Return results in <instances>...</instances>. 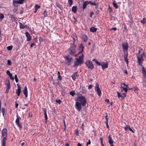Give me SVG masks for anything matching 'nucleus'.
<instances>
[{
    "instance_id": "nucleus-1",
    "label": "nucleus",
    "mask_w": 146,
    "mask_h": 146,
    "mask_svg": "<svg viewBox=\"0 0 146 146\" xmlns=\"http://www.w3.org/2000/svg\"><path fill=\"white\" fill-rule=\"evenodd\" d=\"M87 103V101L85 97L80 95L77 97L76 100L75 108L78 111H80L82 108V106H84Z\"/></svg>"
},
{
    "instance_id": "nucleus-2",
    "label": "nucleus",
    "mask_w": 146,
    "mask_h": 146,
    "mask_svg": "<svg viewBox=\"0 0 146 146\" xmlns=\"http://www.w3.org/2000/svg\"><path fill=\"white\" fill-rule=\"evenodd\" d=\"M83 59L84 55L82 54V56L76 58V60L74 61L73 66L74 67H75L76 66H78L82 64L84 62Z\"/></svg>"
},
{
    "instance_id": "nucleus-3",
    "label": "nucleus",
    "mask_w": 146,
    "mask_h": 146,
    "mask_svg": "<svg viewBox=\"0 0 146 146\" xmlns=\"http://www.w3.org/2000/svg\"><path fill=\"white\" fill-rule=\"evenodd\" d=\"M2 137H3L2 141V146H6V140L7 139V133L6 128L3 129L2 131Z\"/></svg>"
},
{
    "instance_id": "nucleus-4",
    "label": "nucleus",
    "mask_w": 146,
    "mask_h": 146,
    "mask_svg": "<svg viewBox=\"0 0 146 146\" xmlns=\"http://www.w3.org/2000/svg\"><path fill=\"white\" fill-rule=\"evenodd\" d=\"M145 56V53L144 52L142 53V54H138L137 56L138 63L140 65H142V62L144 60L143 56Z\"/></svg>"
},
{
    "instance_id": "nucleus-5",
    "label": "nucleus",
    "mask_w": 146,
    "mask_h": 146,
    "mask_svg": "<svg viewBox=\"0 0 146 146\" xmlns=\"http://www.w3.org/2000/svg\"><path fill=\"white\" fill-rule=\"evenodd\" d=\"M123 51L125 52H128L129 44L127 42H123L121 44Z\"/></svg>"
},
{
    "instance_id": "nucleus-6",
    "label": "nucleus",
    "mask_w": 146,
    "mask_h": 146,
    "mask_svg": "<svg viewBox=\"0 0 146 146\" xmlns=\"http://www.w3.org/2000/svg\"><path fill=\"white\" fill-rule=\"evenodd\" d=\"M76 46L75 45L73 46H71L69 48L68 51L69 53L71 55H73L76 52L75 49Z\"/></svg>"
},
{
    "instance_id": "nucleus-7",
    "label": "nucleus",
    "mask_w": 146,
    "mask_h": 146,
    "mask_svg": "<svg viewBox=\"0 0 146 146\" xmlns=\"http://www.w3.org/2000/svg\"><path fill=\"white\" fill-rule=\"evenodd\" d=\"M65 59V61L66 63L69 65L72 64L73 62V59L71 57H69L68 56H66L64 57Z\"/></svg>"
},
{
    "instance_id": "nucleus-8",
    "label": "nucleus",
    "mask_w": 146,
    "mask_h": 146,
    "mask_svg": "<svg viewBox=\"0 0 146 146\" xmlns=\"http://www.w3.org/2000/svg\"><path fill=\"white\" fill-rule=\"evenodd\" d=\"M86 64L88 67L91 70H92L93 68L94 65L91 61L88 60L86 61Z\"/></svg>"
},
{
    "instance_id": "nucleus-9",
    "label": "nucleus",
    "mask_w": 146,
    "mask_h": 146,
    "mask_svg": "<svg viewBox=\"0 0 146 146\" xmlns=\"http://www.w3.org/2000/svg\"><path fill=\"white\" fill-rule=\"evenodd\" d=\"M95 90L97 92V93L99 96H100L102 95L101 90L99 87L98 84H96L95 87Z\"/></svg>"
},
{
    "instance_id": "nucleus-10",
    "label": "nucleus",
    "mask_w": 146,
    "mask_h": 146,
    "mask_svg": "<svg viewBox=\"0 0 146 146\" xmlns=\"http://www.w3.org/2000/svg\"><path fill=\"white\" fill-rule=\"evenodd\" d=\"M5 84L7 88L5 91V92L7 93L9 91V90L10 88V83L9 80H7L6 81V83Z\"/></svg>"
},
{
    "instance_id": "nucleus-11",
    "label": "nucleus",
    "mask_w": 146,
    "mask_h": 146,
    "mask_svg": "<svg viewBox=\"0 0 146 146\" xmlns=\"http://www.w3.org/2000/svg\"><path fill=\"white\" fill-rule=\"evenodd\" d=\"M21 119V118L19 116L17 117L15 121L16 124L20 128L21 127V126L19 123Z\"/></svg>"
},
{
    "instance_id": "nucleus-12",
    "label": "nucleus",
    "mask_w": 146,
    "mask_h": 146,
    "mask_svg": "<svg viewBox=\"0 0 146 146\" xmlns=\"http://www.w3.org/2000/svg\"><path fill=\"white\" fill-rule=\"evenodd\" d=\"M128 56V52H126L124 56V59L127 64H128V60L127 57Z\"/></svg>"
},
{
    "instance_id": "nucleus-13",
    "label": "nucleus",
    "mask_w": 146,
    "mask_h": 146,
    "mask_svg": "<svg viewBox=\"0 0 146 146\" xmlns=\"http://www.w3.org/2000/svg\"><path fill=\"white\" fill-rule=\"evenodd\" d=\"M125 130L127 131L129 130L133 133H135V130L133 129H132L129 126L125 127Z\"/></svg>"
},
{
    "instance_id": "nucleus-14",
    "label": "nucleus",
    "mask_w": 146,
    "mask_h": 146,
    "mask_svg": "<svg viewBox=\"0 0 146 146\" xmlns=\"http://www.w3.org/2000/svg\"><path fill=\"white\" fill-rule=\"evenodd\" d=\"M102 67L103 70L107 68L108 67V64L107 62L104 63V62H102Z\"/></svg>"
},
{
    "instance_id": "nucleus-15",
    "label": "nucleus",
    "mask_w": 146,
    "mask_h": 146,
    "mask_svg": "<svg viewBox=\"0 0 146 146\" xmlns=\"http://www.w3.org/2000/svg\"><path fill=\"white\" fill-rule=\"evenodd\" d=\"M23 94L25 95V97H27L28 96V93L27 88L26 86H25V87L23 91Z\"/></svg>"
},
{
    "instance_id": "nucleus-16",
    "label": "nucleus",
    "mask_w": 146,
    "mask_h": 146,
    "mask_svg": "<svg viewBox=\"0 0 146 146\" xmlns=\"http://www.w3.org/2000/svg\"><path fill=\"white\" fill-rule=\"evenodd\" d=\"M77 74L78 72H74L73 74L72 75V78L73 80L75 81L76 80V79L77 77Z\"/></svg>"
},
{
    "instance_id": "nucleus-17",
    "label": "nucleus",
    "mask_w": 146,
    "mask_h": 146,
    "mask_svg": "<svg viewBox=\"0 0 146 146\" xmlns=\"http://www.w3.org/2000/svg\"><path fill=\"white\" fill-rule=\"evenodd\" d=\"M26 36L27 38V41H30L31 39L30 35L28 32H26L25 33Z\"/></svg>"
},
{
    "instance_id": "nucleus-18",
    "label": "nucleus",
    "mask_w": 146,
    "mask_h": 146,
    "mask_svg": "<svg viewBox=\"0 0 146 146\" xmlns=\"http://www.w3.org/2000/svg\"><path fill=\"white\" fill-rule=\"evenodd\" d=\"M108 137L109 138V141L108 142L110 145H111V144H113L114 141L112 139V138L111 137L110 135H109L108 136Z\"/></svg>"
},
{
    "instance_id": "nucleus-19",
    "label": "nucleus",
    "mask_w": 146,
    "mask_h": 146,
    "mask_svg": "<svg viewBox=\"0 0 146 146\" xmlns=\"http://www.w3.org/2000/svg\"><path fill=\"white\" fill-rule=\"evenodd\" d=\"M13 4L15 7H17L18 6V4H19L18 0H13Z\"/></svg>"
},
{
    "instance_id": "nucleus-20",
    "label": "nucleus",
    "mask_w": 146,
    "mask_h": 146,
    "mask_svg": "<svg viewBox=\"0 0 146 146\" xmlns=\"http://www.w3.org/2000/svg\"><path fill=\"white\" fill-rule=\"evenodd\" d=\"M89 1H85L84 2L83 4V9L84 10L86 7L89 4Z\"/></svg>"
},
{
    "instance_id": "nucleus-21",
    "label": "nucleus",
    "mask_w": 146,
    "mask_h": 146,
    "mask_svg": "<svg viewBox=\"0 0 146 146\" xmlns=\"http://www.w3.org/2000/svg\"><path fill=\"white\" fill-rule=\"evenodd\" d=\"M97 30V28H95L94 27H92L90 28V31L94 33Z\"/></svg>"
},
{
    "instance_id": "nucleus-22",
    "label": "nucleus",
    "mask_w": 146,
    "mask_h": 146,
    "mask_svg": "<svg viewBox=\"0 0 146 146\" xmlns=\"http://www.w3.org/2000/svg\"><path fill=\"white\" fill-rule=\"evenodd\" d=\"M77 10V6H73L72 8V11L74 13H75Z\"/></svg>"
},
{
    "instance_id": "nucleus-23",
    "label": "nucleus",
    "mask_w": 146,
    "mask_h": 146,
    "mask_svg": "<svg viewBox=\"0 0 146 146\" xmlns=\"http://www.w3.org/2000/svg\"><path fill=\"white\" fill-rule=\"evenodd\" d=\"M142 70L143 76H144L145 78H146V71L143 67L142 68Z\"/></svg>"
},
{
    "instance_id": "nucleus-24",
    "label": "nucleus",
    "mask_w": 146,
    "mask_h": 146,
    "mask_svg": "<svg viewBox=\"0 0 146 146\" xmlns=\"http://www.w3.org/2000/svg\"><path fill=\"white\" fill-rule=\"evenodd\" d=\"M43 111L44 113V116L45 120L46 121H47V120L48 119V118L46 113V110L45 109H44Z\"/></svg>"
},
{
    "instance_id": "nucleus-25",
    "label": "nucleus",
    "mask_w": 146,
    "mask_h": 146,
    "mask_svg": "<svg viewBox=\"0 0 146 146\" xmlns=\"http://www.w3.org/2000/svg\"><path fill=\"white\" fill-rule=\"evenodd\" d=\"M1 112L2 113L4 117V118L5 117V113L6 112V110L5 109L3 108H2L1 110Z\"/></svg>"
},
{
    "instance_id": "nucleus-26",
    "label": "nucleus",
    "mask_w": 146,
    "mask_h": 146,
    "mask_svg": "<svg viewBox=\"0 0 146 146\" xmlns=\"http://www.w3.org/2000/svg\"><path fill=\"white\" fill-rule=\"evenodd\" d=\"M20 28L21 29H24L27 27V25H23L21 23H19Z\"/></svg>"
},
{
    "instance_id": "nucleus-27",
    "label": "nucleus",
    "mask_w": 146,
    "mask_h": 146,
    "mask_svg": "<svg viewBox=\"0 0 146 146\" xmlns=\"http://www.w3.org/2000/svg\"><path fill=\"white\" fill-rule=\"evenodd\" d=\"M16 93L17 94V96H19L20 95V93L21 92V88H18L16 90Z\"/></svg>"
},
{
    "instance_id": "nucleus-28",
    "label": "nucleus",
    "mask_w": 146,
    "mask_h": 146,
    "mask_svg": "<svg viewBox=\"0 0 146 146\" xmlns=\"http://www.w3.org/2000/svg\"><path fill=\"white\" fill-rule=\"evenodd\" d=\"M89 3H90V5H95V6H98V4L96 3H95V1H93L92 2L91 1H89Z\"/></svg>"
},
{
    "instance_id": "nucleus-29",
    "label": "nucleus",
    "mask_w": 146,
    "mask_h": 146,
    "mask_svg": "<svg viewBox=\"0 0 146 146\" xmlns=\"http://www.w3.org/2000/svg\"><path fill=\"white\" fill-rule=\"evenodd\" d=\"M79 47L80 48H82L81 51L79 52V53H82L84 50V47L83 46V45L82 44H80Z\"/></svg>"
},
{
    "instance_id": "nucleus-30",
    "label": "nucleus",
    "mask_w": 146,
    "mask_h": 146,
    "mask_svg": "<svg viewBox=\"0 0 146 146\" xmlns=\"http://www.w3.org/2000/svg\"><path fill=\"white\" fill-rule=\"evenodd\" d=\"M140 22L143 24L146 23V18H143L142 20L140 21Z\"/></svg>"
},
{
    "instance_id": "nucleus-31",
    "label": "nucleus",
    "mask_w": 146,
    "mask_h": 146,
    "mask_svg": "<svg viewBox=\"0 0 146 146\" xmlns=\"http://www.w3.org/2000/svg\"><path fill=\"white\" fill-rule=\"evenodd\" d=\"M82 38L84 41L85 42H86L87 41L88 39L87 36L85 35H84L82 36Z\"/></svg>"
},
{
    "instance_id": "nucleus-32",
    "label": "nucleus",
    "mask_w": 146,
    "mask_h": 146,
    "mask_svg": "<svg viewBox=\"0 0 146 146\" xmlns=\"http://www.w3.org/2000/svg\"><path fill=\"white\" fill-rule=\"evenodd\" d=\"M40 6L38 5V4H36L35 7V10H37L39 8H40Z\"/></svg>"
},
{
    "instance_id": "nucleus-33",
    "label": "nucleus",
    "mask_w": 146,
    "mask_h": 146,
    "mask_svg": "<svg viewBox=\"0 0 146 146\" xmlns=\"http://www.w3.org/2000/svg\"><path fill=\"white\" fill-rule=\"evenodd\" d=\"M68 3L69 5H70V6H71L73 4V0H68Z\"/></svg>"
},
{
    "instance_id": "nucleus-34",
    "label": "nucleus",
    "mask_w": 146,
    "mask_h": 146,
    "mask_svg": "<svg viewBox=\"0 0 146 146\" xmlns=\"http://www.w3.org/2000/svg\"><path fill=\"white\" fill-rule=\"evenodd\" d=\"M75 94V91L74 90H72L70 93V94L72 96H73Z\"/></svg>"
},
{
    "instance_id": "nucleus-35",
    "label": "nucleus",
    "mask_w": 146,
    "mask_h": 146,
    "mask_svg": "<svg viewBox=\"0 0 146 146\" xmlns=\"http://www.w3.org/2000/svg\"><path fill=\"white\" fill-rule=\"evenodd\" d=\"M48 13L47 11L46 10H45L43 13L44 16V17H46L48 15Z\"/></svg>"
},
{
    "instance_id": "nucleus-36",
    "label": "nucleus",
    "mask_w": 146,
    "mask_h": 146,
    "mask_svg": "<svg viewBox=\"0 0 146 146\" xmlns=\"http://www.w3.org/2000/svg\"><path fill=\"white\" fill-rule=\"evenodd\" d=\"M113 7H115L116 9H117L118 8V6L117 4L115 3L114 2H113Z\"/></svg>"
},
{
    "instance_id": "nucleus-37",
    "label": "nucleus",
    "mask_w": 146,
    "mask_h": 146,
    "mask_svg": "<svg viewBox=\"0 0 146 146\" xmlns=\"http://www.w3.org/2000/svg\"><path fill=\"white\" fill-rule=\"evenodd\" d=\"M13 48V46H9L7 47V49L9 50H12Z\"/></svg>"
},
{
    "instance_id": "nucleus-38",
    "label": "nucleus",
    "mask_w": 146,
    "mask_h": 146,
    "mask_svg": "<svg viewBox=\"0 0 146 146\" xmlns=\"http://www.w3.org/2000/svg\"><path fill=\"white\" fill-rule=\"evenodd\" d=\"M25 0H18L19 3V4H23L24 3V1Z\"/></svg>"
},
{
    "instance_id": "nucleus-39",
    "label": "nucleus",
    "mask_w": 146,
    "mask_h": 146,
    "mask_svg": "<svg viewBox=\"0 0 146 146\" xmlns=\"http://www.w3.org/2000/svg\"><path fill=\"white\" fill-rule=\"evenodd\" d=\"M10 79L12 80H14V77L12 76V74H11V75H9Z\"/></svg>"
},
{
    "instance_id": "nucleus-40",
    "label": "nucleus",
    "mask_w": 146,
    "mask_h": 146,
    "mask_svg": "<svg viewBox=\"0 0 146 146\" xmlns=\"http://www.w3.org/2000/svg\"><path fill=\"white\" fill-rule=\"evenodd\" d=\"M7 62V65L9 66L11 65V60H8Z\"/></svg>"
},
{
    "instance_id": "nucleus-41",
    "label": "nucleus",
    "mask_w": 146,
    "mask_h": 146,
    "mask_svg": "<svg viewBox=\"0 0 146 146\" xmlns=\"http://www.w3.org/2000/svg\"><path fill=\"white\" fill-rule=\"evenodd\" d=\"M4 17V16L3 14L1 13V20Z\"/></svg>"
},
{
    "instance_id": "nucleus-42",
    "label": "nucleus",
    "mask_w": 146,
    "mask_h": 146,
    "mask_svg": "<svg viewBox=\"0 0 146 146\" xmlns=\"http://www.w3.org/2000/svg\"><path fill=\"white\" fill-rule=\"evenodd\" d=\"M75 133H76V135L77 136L79 135V133L78 131L77 130H76V132H75Z\"/></svg>"
},
{
    "instance_id": "nucleus-43",
    "label": "nucleus",
    "mask_w": 146,
    "mask_h": 146,
    "mask_svg": "<svg viewBox=\"0 0 146 146\" xmlns=\"http://www.w3.org/2000/svg\"><path fill=\"white\" fill-rule=\"evenodd\" d=\"M6 73L7 75H8V76L11 75V73H10V71L9 70H7V71Z\"/></svg>"
},
{
    "instance_id": "nucleus-44",
    "label": "nucleus",
    "mask_w": 146,
    "mask_h": 146,
    "mask_svg": "<svg viewBox=\"0 0 146 146\" xmlns=\"http://www.w3.org/2000/svg\"><path fill=\"white\" fill-rule=\"evenodd\" d=\"M121 89V90H125V89L126 88H124V87H123L122 86H121L120 87Z\"/></svg>"
},
{
    "instance_id": "nucleus-45",
    "label": "nucleus",
    "mask_w": 146,
    "mask_h": 146,
    "mask_svg": "<svg viewBox=\"0 0 146 146\" xmlns=\"http://www.w3.org/2000/svg\"><path fill=\"white\" fill-rule=\"evenodd\" d=\"M56 102L58 103L59 104H60L61 102L62 101H61L60 100H56Z\"/></svg>"
},
{
    "instance_id": "nucleus-46",
    "label": "nucleus",
    "mask_w": 146,
    "mask_h": 146,
    "mask_svg": "<svg viewBox=\"0 0 146 146\" xmlns=\"http://www.w3.org/2000/svg\"><path fill=\"white\" fill-rule=\"evenodd\" d=\"M96 64H97L98 65L101 66H102V63L99 62L98 61V62H97V63Z\"/></svg>"
},
{
    "instance_id": "nucleus-47",
    "label": "nucleus",
    "mask_w": 146,
    "mask_h": 146,
    "mask_svg": "<svg viewBox=\"0 0 146 146\" xmlns=\"http://www.w3.org/2000/svg\"><path fill=\"white\" fill-rule=\"evenodd\" d=\"M117 93L118 94V98H119L120 97H122L120 93H119V92H117Z\"/></svg>"
},
{
    "instance_id": "nucleus-48",
    "label": "nucleus",
    "mask_w": 146,
    "mask_h": 146,
    "mask_svg": "<svg viewBox=\"0 0 146 146\" xmlns=\"http://www.w3.org/2000/svg\"><path fill=\"white\" fill-rule=\"evenodd\" d=\"M17 10V8H14L13 9V11L14 13H15Z\"/></svg>"
},
{
    "instance_id": "nucleus-49",
    "label": "nucleus",
    "mask_w": 146,
    "mask_h": 146,
    "mask_svg": "<svg viewBox=\"0 0 146 146\" xmlns=\"http://www.w3.org/2000/svg\"><path fill=\"white\" fill-rule=\"evenodd\" d=\"M58 79L60 80H62V78L61 76H60V75H59V76H58Z\"/></svg>"
},
{
    "instance_id": "nucleus-50",
    "label": "nucleus",
    "mask_w": 146,
    "mask_h": 146,
    "mask_svg": "<svg viewBox=\"0 0 146 146\" xmlns=\"http://www.w3.org/2000/svg\"><path fill=\"white\" fill-rule=\"evenodd\" d=\"M130 20L128 21L130 23H132L133 22V21L132 19L130 18Z\"/></svg>"
},
{
    "instance_id": "nucleus-51",
    "label": "nucleus",
    "mask_w": 146,
    "mask_h": 146,
    "mask_svg": "<svg viewBox=\"0 0 146 146\" xmlns=\"http://www.w3.org/2000/svg\"><path fill=\"white\" fill-rule=\"evenodd\" d=\"M92 87V85H90L88 87V88L89 89H91Z\"/></svg>"
},
{
    "instance_id": "nucleus-52",
    "label": "nucleus",
    "mask_w": 146,
    "mask_h": 146,
    "mask_svg": "<svg viewBox=\"0 0 146 146\" xmlns=\"http://www.w3.org/2000/svg\"><path fill=\"white\" fill-rule=\"evenodd\" d=\"M100 141L101 143H103V140L102 137L100 138Z\"/></svg>"
},
{
    "instance_id": "nucleus-53",
    "label": "nucleus",
    "mask_w": 146,
    "mask_h": 146,
    "mask_svg": "<svg viewBox=\"0 0 146 146\" xmlns=\"http://www.w3.org/2000/svg\"><path fill=\"white\" fill-rule=\"evenodd\" d=\"M91 143L90 141V140H89V141L87 142V145H88L90 144Z\"/></svg>"
},
{
    "instance_id": "nucleus-54",
    "label": "nucleus",
    "mask_w": 146,
    "mask_h": 146,
    "mask_svg": "<svg viewBox=\"0 0 146 146\" xmlns=\"http://www.w3.org/2000/svg\"><path fill=\"white\" fill-rule=\"evenodd\" d=\"M111 30L115 31L117 30V28L115 27L112 28H111Z\"/></svg>"
},
{
    "instance_id": "nucleus-55",
    "label": "nucleus",
    "mask_w": 146,
    "mask_h": 146,
    "mask_svg": "<svg viewBox=\"0 0 146 146\" xmlns=\"http://www.w3.org/2000/svg\"><path fill=\"white\" fill-rule=\"evenodd\" d=\"M56 6L57 7H59L60 8H61V6L60 4H58V5H57Z\"/></svg>"
},
{
    "instance_id": "nucleus-56",
    "label": "nucleus",
    "mask_w": 146,
    "mask_h": 146,
    "mask_svg": "<svg viewBox=\"0 0 146 146\" xmlns=\"http://www.w3.org/2000/svg\"><path fill=\"white\" fill-rule=\"evenodd\" d=\"M34 45L35 44L34 43H33L31 44L30 45V47L32 48Z\"/></svg>"
},
{
    "instance_id": "nucleus-57",
    "label": "nucleus",
    "mask_w": 146,
    "mask_h": 146,
    "mask_svg": "<svg viewBox=\"0 0 146 146\" xmlns=\"http://www.w3.org/2000/svg\"><path fill=\"white\" fill-rule=\"evenodd\" d=\"M109 9L108 10L109 11V12H111V11L112 9H111V8H110V6H109Z\"/></svg>"
},
{
    "instance_id": "nucleus-58",
    "label": "nucleus",
    "mask_w": 146,
    "mask_h": 146,
    "mask_svg": "<svg viewBox=\"0 0 146 146\" xmlns=\"http://www.w3.org/2000/svg\"><path fill=\"white\" fill-rule=\"evenodd\" d=\"M94 14V13L93 12H92L90 14V17H92V15Z\"/></svg>"
},
{
    "instance_id": "nucleus-59",
    "label": "nucleus",
    "mask_w": 146,
    "mask_h": 146,
    "mask_svg": "<svg viewBox=\"0 0 146 146\" xmlns=\"http://www.w3.org/2000/svg\"><path fill=\"white\" fill-rule=\"evenodd\" d=\"M19 104L18 103H16L15 104V107L16 108H17Z\"/></svg>"
},
{
    "instance_id": "nucleus-60",
    "label": "nucleus",
    "mask_w": 146,
    "mask_h": 146,
    "mask_svg": "<svg viewBox=\"0 0 146 146\" xmlns=\"http://www.w3.org/2000/svg\"><path fill=\"white\" fill-rule=\"evenodd\" d=\"M17 85L18 86V89L21 88V87L20 86H19V85L18 84H17Z\"/></svg>"
},
{
    "instance_id": "nucleus-61",
    "label": "nucleus",
    "mask_w": 146,
    "mask_h": 146,
    "mask_svg": "<svg viewBox=\"0 0 146 146\" xmlns=\"http://www.w3.org/2000/svg\"><path fill=\"white\" fill-rule=\"evenodd\" d=\"M124 72L125 73V74H128V72H127V70H124Z\"/></svg>"
},
{
    "instance_id": "nucleus-62",
    "label": "nucleus",
    "mask_w": 146,
    "mask_h": 146,
    "mask_svg": "<svg viewBox=\"0 0 146 146\" xmlns=\"http://www.w3.org/2000/svg\"><path fill=\"white\" fill-rule=\"evenodd\" d=\"M93 61H94L96 62V63H97V62H98V61L96 59H94L93 60Z\"/></svg>"
},
{
    "instance_id": "nucleus-63",
    "label": "nucleus",
    "mask_w": 146,
    "mask_h": 146,
    "mask_svg": "<svg viewBox=\"0 0 146 146\" xmlns=\"http://www.w3.org/2000/svg\"><path fill=\"white\" fill-rule=\"evenodd\" d=\"M105 101L107 103H109V100L108 99H106L105 100Z\"/></svg>"
},
{
    "instance_id": "nucleus-64",
    "label": "nucleus",
    "mask_w": 146,
    "mask_h": 146,
    "mask_svg": "<svg viewBox=\"0 0 146 146\" xmlns=\"http://www.w3.org/2000/svg\"><path fill=\"white\" fill-rule=\"evenodd\" d=\"M78 146H82V145L80 143H78Z\"/></svg>"
}]
</instances>
